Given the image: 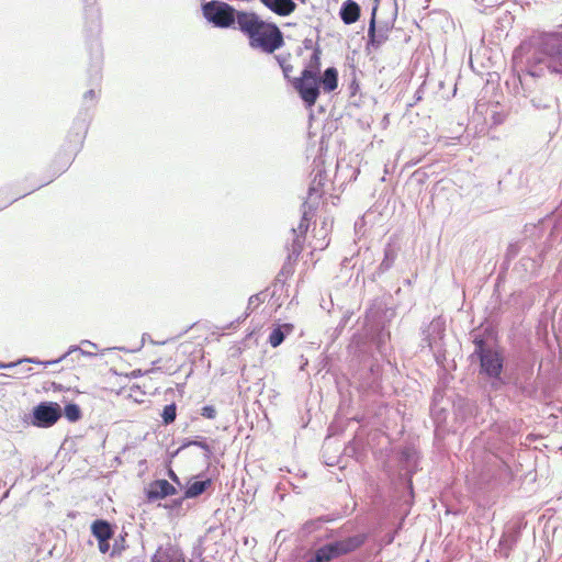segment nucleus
<instances>
[{"label":"nucleus","instance_id":"f257e3e1","mask_svg":"<svg viewBox=\"0 0 562 562\" xmlns=\"http://www.w3.org/2000/svg\"><path fill=\"white\" fill-rule=\"evenodd\" d=\"M89 49L91 59L88 69L90 89L85 92L82 105L74 119L59 150L44 171L42 183L37 186V189L49 184L54 179L63 175L70 167L83 146L92 119V110L99 98L97 88L102 80V48L97 37L91 41Z\"/></svg>","mask_w":562,"mask_h":562},{"label":"nucleus","instance_id":"f03ea898","mask_svg":"<svg viewBox=\"0 0 562 562\" xmlns=\"http://www.w3.org/2000/svg\"><path fill=\"white\" fill-rule=\"evenodd\" d=\"M513 63L524 90L528 78H540L546 71L562 75V33L533 34L514 50Z\"/></svg>","mask_w":562,"mask_h":562},{"label":"nucleus","instance_id":"7ed1b4c3","mask_svg":"<svg viewBox=\"0 0 562 562\" xmlns=\"http://www.w3.org/2000/svg\"><path fill=\"white\" fill-rule=\"evenodd\" d=\"M238 29L249 40V46L272 54L284 45L283 34L274 23L261 20L254 12H241Z\"/></svg>","mask_w":562,"mask_h":562},{"label":"nucleus","instance_id":"20e7f679","mask_svg":"<svg viewBox=\"0 0 562 562\" xmlns=\"http://www.w3.org/2000/svg\"><path fill=\"white\" fill-rule=\"evenodd\" d=\"M474 351L470 356L472 361L476 359L480 363L479 374L491 381L494 390L507 383L502 376L504 369V356L501 350L488 345L483 335H475L473 338Z\"/></svg>","mask_w":562,"mask_h":562},{"label":"nucleus","instance_id":"39448f33","mask_svg":"<svg viewBox=\"0 0 562 562\" xmlns=\"http://www.w3.org/2000/svg\"><path fill=\"white\" fill-rule=\"evenodd\" d=\"M367 539L366 533H357L345 539L326 542L307 553L304 562H333L361 548Z\"/></svg>","mask_w":562,"mask_h":562},{"label":"nucleus","instance_id":"423d86ee","mask_svg":"<svg viewBox=\"0 0 562 562\" xmlns=\"http://www.w3.org/2000/svg\"><path fill=\"white\" fill-rule=\"evenodd\" d=\"M204 18L215 27L228 29L235 23L238 24L239 15L243 11H237L231 4L222 1H209L202 4Z\"/></svg>","mask_w":562,"mask_h":562},{"label":"nucleus","instance_id":"0eeeda50","mask_svg":"<svg viewBox=\"0 0 562 562\" xmlns=\"http://www.w3.org/2000/svg\"><path fill=\"white\" fill-rule=\"evenodd\" d=\"M292 83L305 106H314L321 93L317 77H313L310 71H302L301 76L294 79Z\"/></svg>","mask_w":562,"mask_h":562},{"label":"nucleus","instance_id":"6e6552de","mask_svg":"<svg viewBox=\"0 0 562 562\" xmlns=\"http://www.w3.org/2000/svg\"><path fill=\"white\" fill-rule=\"evenodd\" d=\"M63 416V409L56 402H41L36 408L37 428H48L55 425Z\"/></svg>","mask_w":562,"mask_h":562},{"label":"nucleus","instance_id":"1a4fd4ad","mask_svg":"<svg viewBox=\"0 0 562 562\" xmlns=\"http://www.w3.org/2000/svg\"><path fill=\"white\" fill-rule=\"evenodd\" d=\"M446 323L442 317L434 318L426 328L422 330L423 346H427L429 349L437 348L441 345V340L445 336Z\"/></svg>","mask_w":562,"mask_h":562},{"label":"nucleus","instance_id":"9d476101","mask_svg":"<svg viewBox=\"0 0 562 562\" xmlns=\"http://www.w3.org/2000/svg\"><path fill=\"white\" fill-rule=\"evenodd\" d=\"M378 2L375 0V5L372 9L371 18L369 21L368 27V47L372 46L373 48H379L383 43L389 38V27L387 25H376V11H378Z\"/></svg>","mask_w":562,"mask_h":562},{"label":"nucleus","instance_id":"9b49d317","mask_svg":"<svg viewBox=\"0 0 562 562\" xmlns=\"http://www.w3.org/2000/svg\"><path fill=\"white\" fill-rule=\"evenodd\" d=\"M398 462L401 464L402 470L405 471V475L407 476L406 483L411 493H413V481L412 477L416 472L418 454L414 447L405 446L398 452Z\"/></svg>","mask_w":562,"mask_h":562},{"label":"nucleus","instance_id":"f8f14e48","mask_svg":"<svg viewBox=\"0 0 562 562\" xmlns=\"http://www.w3.org/2000/svg\"><path fill=\"white\" fill-rule=\"evenodd\" d=\"M178 493L176 486L165 479L153 481L145 490L146 498L149 503L164 499Z\"/></svg>","mask_w":562,"mask_h":562},{"label":"nucleus","instance_id":"ddd939ff","mask_svg":"<svg viewBox=\"0 0 562 562\" xmlns=\"http://www.w3.org/2000/svg\"><path fill=\"white\" fill-rule=\"evenodd\" d=\"M212 484L213 480L211 477H206L203 473L192 476L183 486V498H196L204 494Z\"/></svg>","mask_w":562,"mask_h":562},{"label":"nucleus","instance_id":"4468645a","mask_svg":"<svg viewBox=\"0 0 562 562\" xmlns=\"http://www.w3.org/2000/svg\"><path fill=\"white\" fill-rule=\"evenodd\" d=\"M315 187L311 189L310 196L306 198V200L302 204V218L300 221V224L297 226L296 233L297 235H302L305 237L306 232L308 231L310 221L314 216V212L318 207L317 198L313 199V191H315Z\"/></svg>","mask_w":562,"mask_h":562},{"label":"nucleus","instance_id":"2eb2a0df","mask_svg":"<svg viewBox=\"0 0 562 562\" xmlns=\"http://www.w3.org/2000/svg\"><path fill=\"white\" fill-rule=\"evenodd\" d=\"M151 562H186L182 551L172 543L160 546L154 554Z\"/></svg>","mask_w":562,"mask_h":562},{"label":"nucleus","instance_id":"dca6fc26","mask_svg":"<svg viewBox=\"0 0 562 562\" xmlns=\"http://www.w3.org/2000/svg\"><path fill=\"white\" fill-rule=\"evenodd\" d=\"M360 13L361 8L355 0L344 1L339 10V16L341 21L347 25L357 22L360 18Z\"/></svg>","mask_w":562,"mask_h":562},{"label":"nucleus","instance_id":"f3484780","mask_svg":"<svg viewBox=\"0 0 562 562\" xmlns=\"http://www.w3.org/2000/svg\"><path fill=\"white\" fill-rule=\"evenodd\" d=\"M273 13L286 16L296 9V3L293 0H260Z\"/></svg>","mask_w":562,"mask_h":562},{"label":"nucleus","instance_id":"a211bd4d","mask_svg":"<svg viewBox=\"0 0 562 562\" xmlns=\"http://www.w3.org/2000/svg\"><path fill=\"white\" fill-rule=\"evenodd\" d=\"M115 526L105 519H95L91 524V533L97 540H111L114 537Z\"/></svg>","mask_w":562,"mask_h":562},{"label":"nucleus","instance_id":"6ab92c4d","mask_svg":"<svg viewBox=\"0 0 562 562\" xmlns=\"http://www.w3.org/2000/svg\"><path fill=\"white\" fill-rule=\"evenodd\" d=\"M519 537L520 531L516 528L504 532L498 543L501 554L507 558L513 551V549L516 547Z\"/></svg>","mask_w":562,"mask_h":562},{"label":"nucleus","instance_id":"aec40b11","mask_svg":"<svg viewBox=\"0 0 562 562\" xmlns=\"http://www.w3.org/2000/svg\"><path fill=\"white\" fill-rule=\"evenodd\" d=\"M319 87L327 93L335 91L338 87V70L335 67H328L324 74L317 75Z\"/></svg>","mask_w":562,"mask_h":562},{"label":"nucleus","instance_id":"412c9836","mask_svg":"<svg viewBox=\"0 0 562 562\" xmlns=\"http://www.w3.org/2000/svg\"><path fill=\"white\" fill-rule=\"evenodd\" d=\"M321 160H317V159H314V165H315V168H314V178L308 187V191H307V196H310V192H311V189L313 187H315V191H313V199H316L317 198V202L319 203V199L322 198V188L324 186V181L326 179V173H325V170L321 169L319 168V165H321Z\"/></svg>","mask_w":562,"mask_h":562},{"label":"nucleus","instance_id":"4be33fe9","mask_svg":"<svg viewBox=\"0 0 562 562\" xmlns=\"http://www.w3.org/2000/svg\"><path fill=\"white\" fill-rule=\"evenodd\" d=\"M397 258V249L391 243H387L384 247V257L382 262L376 268L374 276H381L392 268L395 259Z\"/></svg>","mask_w":562,"mask_h":562},{"label":"nucleus","instance_id":"5701e85b","mask_svg":"<svg viewBox=\"0 0 562 562\" xmlns=\"http://www.w3.org/2000/svg\"><path fill=\"white\" fill-rule=\"evenodd\" d=\"M291 233L293 235L292 243L286 245L288 257L290 260L296 261L303 250V244L305 237L302 235H297L296 229L292 228Z\"/></svg>","mask_w":562,"mask_h":562},{"label":"nucleus","instance_id":"b1692460","mask_svg":"<svg viewBox=\"0 0 562 562\" xmlns=\"http://www.w3.org/2000/svg\"><path fill=\"white\" fill-rule=\"evenodd\" d=\"M292 330V325L290 324H284V325H278L277 327H274L270 335H269V344L272 346V347H278L280 346L286 335H289Z\"/></svg>","mask_w":562,"mask_h":562},{"label":"nucleus","instance_id":"393cba45","mask_svg":"<svg viewBox=\"0 0 562 562\" xmlns=\"http://www.w3.org/2000/svg\"><path fill=\"white\" fill-rule=\"evenodd\" d=\"M321 55L322 50L319 46L313 48L311 58L302 71H310L313 75V77H317V75L321 71Z\"/></svg>","mask_w":562,"mask_h":562},{"label":"nucleus","instance_id":"a878e982","mask_svg":"<svg viewBox=\"0 0 562 562\" xmlns=\"http://www.w3.org/2000/svg\"><path fill=\"white\" fill-rule=\"evenodd\" d=\"M66 419L70 423H76L81 419L82 413L78 404L67 403L63 411Z\"/></svg>","mask_w":562,"mask_h":562},{"label":"nucleus","instance_id":"bb28decb","mask_svg":"<svg viewBox=\"0 0 562 562\" xmlns=\"http://www.w3.org/2000/svg\"><path fill=\"white\" fill-rule=\"evenodd\" d=\"M161 418L165 425L172 424L177 418V405L175 403L166 405L162 409Z\"/></svg>","mask_w":562,"mask_h":562},{"label":"nucleus","instance_id":"cd10ccee","mask_svg":"<svg viewBox=\"0 0 562 562\" xmlns=\"http://www.w3.org/2000/svg\"><path fill=\"white\" fill-rule=\"evenodd\" d=\"M530 102L535 109L544 110L552 106L554 99L551 95L533 97Z\"/></svg>","mask_w":562,"mask_h":562},{"label":"nucleus","instance_id":"c85d7f7f","mask_svg":"<svg viewBox=\"0 0 562 562\" xmlns=\"http://www.w3.org/2000/svg\"><path fill=\"white\" fill-rule=\"evenodd\" d=\"M291 55H276L274 58L277 59L279 66L281 67L284 78L290 79V72L293 70V66L289 63Z\"/></svg>","mask_w":562,"mask_h":562},{"label":"nucleus","instance_id":"c756f323","mask_svg":"<svg viewBox=\"0 0 562 562\" xmlns=\"http://www.w3.org/2000/svg\"><path fill=\"white\" fill-rule=\"evenodd\" d=\"M80 350L78 348V346H71L67 352L63 353L61 356H59L58 358L56 359H53V360H48V361H41L37 359L36 361V364L37 366H43L44 368H47L48 366H55V364H58L60 361L65 360L68 356L72 355V351H78Z\"/></svg>","mask_w":562,"mask_h":562},{"label":"nucleus","instance_id":"7c9ffc66","mask_svg":"<svg viewBox=\"0 0 562 562\" xmlns=\"http://www.w3.org/2000/svg\"><path fill=\"white\" fill-rule=\"evenodd\" d=\"M125 537H126V532L124 533H121L119 537H116L114 539V543L112 546V550L110 552V555L111 557H115V555H120L126 548L125 546Z\"/></svg>","mask_w":562,"mask_h":562},{"label":"nucleus","instance_id":"2f4dec72","mask_svg":"<svg viewBox=\"0 0 562 562\" xmlns=\"http://www.w3.org/2000/svg\"><path fill=\"white\" fill-rule=\"evenodd\" d=\"M205 437H195L194 439L184 438L180 445V447L172 453V457H176L186 448H189L191 446L199 447V443L203 441Z\"/></svg>","mask_w":562,"mask_h":562},{"label":"nucleus","instance_id":"473e14b6","mask_svg":"<svg viewBox=\"0 0 562 562\" xmlns=\"http://www.w3.org/2000/svg\"><path fill=\"white\" fill-rule=\"evenodd\" d=\"M265 299H266V295L263 292H260V293H257V294H254L249 297L248 300V306H247V310L249 312L254 311L255 308H257L261 303L265 302Z\"/></svg>","mask_w":562,"mask_h":562},{"label":"nucleus","instance_id":"72a5a7b5","mask_svg":"<svg viewBox=\"0 0 562 562\" xmlns=\"http://www.w3.org/2000/svg\"><path fill=\"white\" fill-rule=\"evenodd\" d=\"M296 261H293V260H290L289 257H286V260L285 262L283 263L279 274H278V281H280V277H284V278H288L289 276H291L294 271V268H293V265L295 263Z\"/></svg>","mask_w":562,"mask_h":562},{"label":"nucleus","instance_id":"f704fd0d","mask_svg":"<svg viewBox=\"0 0 562 562\" xmlns=\"http://www.w3.org/2000/svg\"><path fill=\"white\" fill-rule=\"evenodd\" d=\"M321 526H322L321 519H318V517H317L315 519L305 521L302 526V530L305 533H312V532L318 530L321 528Z\"/></svg>","mask_w":562,"mask_h":562},{"label":"nucleus","instance_id":"c9c22d12","mask_svg":"<svg viewBox=\"0 0 562 562\" xmlns=\"http://www.w3.org/2000/svg\"><path fill=\"white\" fill-rule=\"evenodd\" d=\"M199 448H201L204 451V459L206 461H210L213 457V449L207 442V438H204L201 443H199Z\"/></svg>","mask_w":562,"mask_h":562},{"label":"nucleus","instance_id":"e433bc0d","mask_svg":"<svg viewBox=\"0 0 562 562\" xmlns=\"http://www.w3.org/2000/svg\"><path fill=\"white\" fill-rule=\"evenodd\" d=\"M199 448H201L204 451V459L206 461H210L213 457V449L207 442V438H204L201 443H199Z\"/></svg>","mask_w":562,"mask_h":562},{"label":"nucleus","instance_id":"4c0bfd02","mask_svg":"<svg viewBox=\"0 0 562 562\" xmlns=\"http://www.w3.org/2000/svg\"><path fill=\"white\" fill-rule=\"evenodd\" d=\"M216 409L213 405H205L201 409V415L207 419H214L216 417Z\"/></svg>","mask_w":562,"mask_h":562},{"label":"nucleus","instance_id":"58836bf2","mask_svg":"<svg viewBox=\"0 0 562 562\" xmlns=\"http://www.w3.org/2000/svg\"><path fill=\"white\" fill-rule=\"evenodd\" d=\"M434 352V357L436 359V362L438 364H441L442 361L446 359L445 350L442 349V346L439 345L437 348L430 349Z\"/></svg>","mask_w":562,"mask_h":562},{"label":"nucleus","instance_id":"ea45409f","mask_svg":"<svg viewBox=\"0 0 562 562\" xmlns=\"http://www.w3.org/2000/svg\"><path fill=\"white\" fill-rule=\"evenodd\" d=\"M491 116H492V120H493V124L495 125H499L502 124L504 121H505V113L503 112H497L495 110H491Z\"/></svg>","mask_w":562,"mask_h":562},{"label":"nucleus","instance_id":"a19ab883","mask_svg":"<svg viewBox=\"0 0 562 562\" xmlns=\"http://www.w3.org/2000/svg\"><path fill=\"white\" fill-rule=\"evenodd\" d=\"M98 547L101 553L111 552L110 540H98Z\"/></svg>","mask_w":562,"mask_h":562},{"label":"nucleus","instance_id":"79ce46f5","mask_svg":"<svg viewBox=\"0 0 562 562\" xmlns=\"http://www.w3.org/2000/svg\"><path fill=\"white\" fill-rule=\"evenodd\" d=\"M184 499L186 498H183V496L180 498L172 499L171 503L169 505H166L165 507L171 510L178 509L182 506Z\"/></svg>","mask_w":562,"mask_h":562},{"label":"nucleus","instance_id":"37998d69","mask_svg":"<svg viewBox=\"0 0 562 562\" xmlns=\"http://www.w3.org/2000/svg\"><path fill=\"white\" fill-rule=\"evenodd\" d=\"M518 254V247L514 244H510L506 251V258L508 260L513 259Z\"/></svg>","mask_w":562,"mask_h":562},{"label":"nucleus","instance_id":"c03bdc74","mask_svg":"<svg viewBox=\"0 0 562 562\" xmlns=\"http://www.w3.org/2000/svg\"><path fill=\"white\" fill-rule=\"evenodd\" d=\"M168 476H169V479H170L173 483H176L179 487H181V488L183 487V484H182V482H181L180 477L175 473V471H173L172 469H169V470H168Z\"/></svg>","mask_w":562,"mask_h":562},{"label":"nucleus","instance_id":"a18cd8bd","mask_svg":"<svg viewBox=\"0 0 562 562\" xmlns=\"http://www.w3.org/2000/svg\"><path fill=\"white\" fill-rule=\"evenodd\" d=\"M100 29H101L100 19H99V16H97L94 20H92L91 32H93L95 35H98L100 33Z\"/></svg>","mask_w":562,"mask_h":562},{"label":"nucleus","instance_id":"49530a36","mask_svg":"<svg viewBox=\"0 0 562 562\" xmlns=\"http://www.w3.org/2000/svg\"><path fill=\"white\" fill-rule=\"evenodd\" d=\"M350 316H351V314H349V312H347V313L341 317V319H340V322H339V324H338V326H337V329H340V330H341V329H342V328L348 324V322H349V319H350Z\"/></svg>","mask_w":562,"mask_h":562},{"label":"nucleus","instance_id":"de8ad7c7","mask_svg":"<svg viewBox=\"0 0 562 562\" xmlns=\"http://www.w3.org/2000/svg\"><path fill=\"white\" fill-rule=\"evenodd\" d=\"M78 348H79L80 350H78V351H76V352H77V353H79V355H82V356H86V357H93V356H95V353H94V352L90 351V348H87V350H86V349H82V348H80V347H78Z\"/></svg>","mask_w":562,"mask_h":562},{"label":"nucleus","instance_id":"09e8293b","mask_svg":"<svg viewBox=\"0 0 562 562\" xmlns=\"http://www.w3.org/2000/svg\"><path fill=\"white\" fill-rule=\"evenodd\" d=\"M303 45L306 49H313V41L310 40V38H305L304 42H303Z\"/></svg>","mask_w":562,"mask_h":562},{"label":"nucleus","instance_id":"8fccbe9b","mask_svg":"<svg viewBox=\"0 0 562 562\" xmlns=\"http://www.w3.org/2000/svg\"><path fill=\"white\" fill-rule=\"evenodd\" d=\"M318 519H321V525H322L323 522H329V521H333V520H334V518H333L331 516H329V515H327V516H321V517H318Z\"/></svg>","mask_w":562,"mask_h":562},{"label":"nucleus","instance_id":"3c124183","mask_svg":"<svg viewBox=\"0 0 562 562\" xmlns=\"http://www.w3.org/2000/svg\"><path fill=\"white\" fill-rule=\"evenodd\" d=\"M82 344L83 345H88V346H90L92 348H97V345L94 342L89 341V340H85V341H82Z\"/></svg>","mask_w":562,"mask_h":562},{"label":"nucleus","instance_id":"603ef678","mask_svg":"<svg viewBox=\"0 0 562 562\" xmlns=\"http://www.w3.org/2000/svg\"><path fill=\"white\" fill-rule=\"evenodd\" d=\"M9 204L8 201L0 203V210L4 209Z\"/></svg>","mask_w":562,"mask_h":562},{"label":"nucleus","instance_id":"864d4df0","mask_svg":"<svg viewBox=\"0 0 562 562\" xmlns=\"http://www.w3.org/2000/svg\"><path fill=\"white\" fill-rule=\"evenodd\" d=\"M54 549H55L54 547H53V548H48V549H47V555H52V554H53V550H54Z\"/></svg>","mask_w":562,"mask_h":562},{"label":"nucleus","instance_id":"5fc2aeb1","mask_svg":"<svg viewBox=\"0 0 562 562\" xmlns=\"http://www.w3.org/2000/svg\"><path fill=\"white\" fill-rule=\"evenodd\" d=\"M140 374H142V373H140V371H138V372H135V371H134V372H132V375H133L134 378L139 376Z\"/></svg>","mask_w":562,"mask_h":562},{"label":"nucleus","instance_id":"6e6d98bb","mask_svg":"<svg viewBox=\"0 0 562 562\" xmlns=\"http://www.w3.org/2000/svg\"><path fill=\"white\" fill-rule=\"evenodd\" d=\"M147 337H149V335L148 334H144L143 338H142V341L144 342L145 340H147Z\"/></svg>","mask_w":562,"mask_h":562},{"label":"nucleus","instance_id":"4d7b16f0","mask_svg":"<svg viewBox=\"0 0 562 562\" xmlns=\"http://www.w3.org/2000/svg\"><path fill=\"white\" fill-rule=\"evenodd\" d=\"M349 449H353L351 442L346 447V451H348Z\"/></svg>","mask_w":562,"mask_h":562},{"label":"nucleus","instance_id":"13d9d810","mask_svg":"<svg viewBox=\"0 0 562 562\" xmlns=\"http://www.w3.org/2000/svg\"><path fill=\"white\" fill-rule=\"evenodd\" d=\"M43 550H44V549H38V548H37V551H36L37 557L42 553V551H43Z\"/></svg>","mask_w":562,"mask_h":562},{"label":"nucleus","instance_id":"bf43d9fd","mask_svg":"<svg viewBox=\"0 0 562 562\" xmlns=\"http://www.w3.org/2000/svg\"><path fill=\"white\" fill-rule=\"evenodd\" d=\"M131 562H143L140 559H133Z\"/></svg>","mask_w":562,"mask_h":562},{"label":"nucleus","instance_id":"052dcab7","mask_svg":"<svg viewBox=\"0 0 562 562\" xmlns=\"http://www.w3.org/2000/svg\"><path fill=\"white\" fill-rule=\"evenodd\" d=\"M416 99L420 100V95L418 93H416Z\"/></svg>","mask_w":562,"mask_h":562}]
</instances>
